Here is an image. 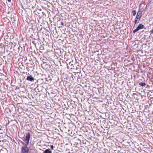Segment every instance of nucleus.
Here are the masks:
<instances>
[{
    "label": "nucleus",
    "mask_w": 153,
    "mask_h": 153,
    "mask_svg": "<svg viewBox=\"0 0 153 153\" xmlns=\"http://www.w3.org/2000/svg\"><path fill=\"white\" fill-rule=\"evenodd\" d=\"M142 16L140 15H138L137 14L136 17L135 19V20L134 21V25L138 23H139V22L140 21V20L141 18V17Z\"/></svg>",
    "instance_id": "obj_5"
},
{
    "label": "nucleus",
    "mask_w": 153,
    "mask_h": 153,
    "mask_svg": "<svg viewBox=\"0 0 153 153\" xmlns=\"http://www.w3.org/2000/svg\"><path fill=\"white\" fill-rule=\"evenodd\" d=\"M137 14L138 15H140L141 16H142V12L141 11L139 10L138 11Z\"/></svg>",
    "instance_id": "obj_16"
},
{
    "label": "nucleus",
    "mask_w": 153,
    "mask_h": 153,
    "mask_svg": "<svg viewBox=\"0 0 153 153\" xmlns=\"http://www.w3.org/2000/svg\"><path fill=\"white\" fill-rule=\"evenodd\" d=\"M43 153H51L52 152L50 149H47L45 150L43 152Z\"/></svg>",
    "instance_id": "obj_12"
},
{
    "label": "nucleus",
    "mask_w": 153,
    "mask_h": 153,
    "mask_svg": "<svg viewBox=\"0 0 153 153\" xmlns=\"http://www.w3.org/2000/svg\"><path fill=\"white\" fill-rule=\"evenodd\" d=\"M9 118V117H6L4 118V120L5 121L4 122V123H5L6 125L9 124L10 123Z\"/></svg>",
    "instance_id": "obj_10"
},
{
    "label": "nucleus",
    "mask_w": 153,
    "mask_h": 153,
    "mask_svg": "<svg viewBox=\"0 0 153 153\" xmlns=\"http://www.w3.org/2000/svg\"><path fill=\"white\" fill-rule=\"evenodd\" d=\"M11 79V83H10L11 84V86L13 87L12 88L13 89H16V87L15 85H14L16 83V80L13 78H12Z\"/></svg>",
    "instance_id": "obj_6"
},
{
    "label": "nucleus",
    "mask_w": 153,
    "mask_h": 153,
    "mask_svg": "<svg viewBox=\"0 0 153 153\" xmlns=\"http://www.w3.org/2000/svg\"><path fill=\"white\" fill-rule=\"evenodd\" d=\"M16 18H11V19L12 22V24L13 25H15V22L16 21Z\"/></svg>",
    "instance_id": "obj_13"
},
{
    "label": "nucleus",
    "mask_w": 153,
    "mask_h": 153,
    "mask_svg": "<svg viewBox=\"0 0 153 153\" xmlns=\"http://www.w3.org/2000/svg\"><path fill=\"white\" fill-rule=\"evenodd\" d=\"M144 27V26L143 25L140 24L133 31V33H135L139 30L143 28Z\"/></svg>",
    "instance_id": "obj_3"
},
{
    "label": "nucleus",
    "mask_w": 153,
    "mask_h": 153,
    "mask_svg": "<svg viewBox=\"0 0 153 153\" xmlns=\"http://www.w3.org/2000/svg\"><path fill=\"white\" fill-rule=\"evenodd\" d=\"M4 19L5 21H7V18H4Z\"/></svg>",
    "instance_id": "obj_20"
},
{
    "label": "nucleus",
    "mask_w": 153,
    "mask_h": 153,
    "mask_svg": "<svg viewBox=\"0 0 153 153\" xmlns=\"http://www.w3.org/2000/svg\"><path fill=\"white\" fill-rule=\"evenodd\" d=\"M11 0H10V1H11Z\"/></svg>",
    "instance_id": "obj_32"
},
{
    "label": "nucleus",
    "mask_w": 153,
    "mask_h": 153,
    "mask_svg": "<svg viewBox=\"0 0 153 153\" xmlns=\"http://www.w3.org/2000/svg\"><path fill=\"white\" fill-rule=\"evenodd\" d=\"M152 0H149V1H150V2H151Z\"/></svg>",
    "instance_id": "obj_26"
},
{
    "label": "nucleus",
    "mask_w": 153,
    "mask_h": 153,
    "mask_svg": "<svg viewBox=\"0 0 153 153\" xmlns=\"http://www.w3.org/2000/svg\"><path fill=\"white\" fill-rule=\"evenodd\" d=\"M13 55V53L11 52L10 51V56H12Z\"/></svg>",
    "instance_id": "obj_18"
},
{
    "label": "nucleus",
    "mask_w": 153,
    "mask_h": 153,
    "mask_svg": "<svg viewBox=\"0 0 153 153\" xmlns=\"http://www.w3.org/2000/svg\"><path fill=\"white\" fill-rule=\"evenodd\" d=\"M7 110H6H6H5V111H5V113H6V112H7V114H8V112L7 111Z\"/></svg>",
    "instance_id": "obj_23"
},
{
    "label": "nucleus",
    "mask_w": 153,
    "mask_h": 153,
    "mask_svg": "<svg viewBox=\"0 0 153 153\" xmlns=\"http://www.w3.org/2000/svg\"><path fill=\"white\" fill-rule=\"evenodd\" d=\"M16 14L15 13H13L11 14V17L10 18H16Z\"/></svg>",
    "instance_id": "obj_14"
},
{
    "label": "nucleus",
    "mask_w": 153,
    "mask_h": 153,
    "mask_svg": "<svg viewBox=\"0 0 153 153\" xmlns=\"http://www.w3.org/2000/svg\"><path fill=\"white\" fill-rule=\"evenodd\" d=\"M10 107L12 111L13 112V113H14L15 111V108L13 105L10 104ZM11 111L10 109V113L11 112Z\"/></svg>",
    "instance_id": "obj_9"
},
{
    "label": "nucleus",
    "mask_w": 153,
    "mask_h": 153,
    "mask_svg": "<svg viewBox=\"0 0 153 153\" xmlns=\"http://www.w3.org/2000/svg\"><path fill=\"white\" fill-rule=\"evenodd\" d=\"M7 1L9 2H10V0H7Z\"/></svg>",
    "instance_id": "obj_27"
},
{
    "label": "nucleus",
    "mask_w": 153,
    "mask_h": 153,
    "mask_svg": "<svg viewBox=\"0 0 153 153\" xmlns=\"http://www.w3.org/2000/svg\"><path fill=\"white\" fill-rule=\"evenodd\" d=\"M132 13H133V16H135L136 13V11L135 10H134L132 11Z\"/></svg>",
    "instance_id": "obj_17"
},
{
    "label": "nucleus",
    "mask_w": 153,
    "mask_h": 153,
    "mask_svg": "<svg viewBox=\"0 0 153 153\" xmlns=\"http://www.w3.org/2000/svg\"><path fill=\"white\" fill-rule=\"evenodd\" d=\"M80 67V66L79 65H77V68H79Z\"/></svg>",
    "instance_id": "obj_22"
},
{
    "label": "nucleus",
    "mask_w": 153,
    "mask_h": 153,
    "mask_svg": "<svg viewBox=\"0 0 153 153\" xmlns=\"http://www.w3.org/2000/svg\"><path fill=\"white\" fill-rule=\"evenodd\" d=\"M66 80H67V79H68V78L67 77V78H66Z\"/></svg>",
    "instance_id": "obj_29"
},
{
    "label": "nucleus",
    "mask_w": 153,
    "mask_h": 153,
    "mask_svg": "<svg viewBox=\"0 0 153 153\" xmlns=\"http://www.w3.org/2000/svg\"><path fill=\"white\" fill-rule=\"evenodd\" d=\"M139 84L142 87L145 86L146 85V83L143 82H140L139 83Z\"/></svg>",
    "instance_id": "obj_15"
},
{
    "label": "nucleus",
    "mask_w": 153,
    "mask_h": 153,
    "mask_svg": "<svg viewBox=\"0 0 153 153\" xmlns=\"http://www.w3.org/2000/svg\"><path fill=\"white\" fill-rule=\"evenodd\" d=\"M11 97H10V99H12V98Z\"/></svg>",
    "instance_id": "obj_30"
},
{
    "label": "nucleus",
    "mask_w": 153,
    "mask_h": 153,
    "mask_svg": "<svg viewBox=\"0 0 153 153\" xmlns=\"http://www.w3.org/2000/svg\"><path fill=\"white\" fill-rule=\"evenodd\" d=\"M7 4L8 6V7L9 6H8V3L7 2Z\"/></svg>",
    "instance_id": "obj_28"
},
{
    "label": "nucleus",
    "mask_w": 153,
    "mask_h": 153,
    "mask_svg": "<svg viewBox=\"0 0 153 153\" xmlns=\"http://www.w3.org/2000/svg\"><path fill=\"white\" fill-rule=\"evenodd\" d=\"M4 50H6L7 52L10 51V48L8 47V45H6L4 47Z\"/></svg>",
    "instance_id": "obj_11"
},
{
    "label": "nucleus",
    "mask_w": 153,
    "mask_h": 153,
    "mask_svg": "<svg viewBox=\"0 0 153 153\" xmlns=\"http://www.w3.org/2000/svg\"><path fill=\"white\" fill-rule=\"evenodd\" d=\"M3 146L4 147V148H6V149H7V148L9 149L10 145V143L9 141L5 140L4 141H3Z\"/></svg>",
    "instance_id": "obj_4"
},
{
    "label": "nucleus",
    "mask_w": 153,
    "mask_h": 153,
    "mask_svg": "<svg viewBox=\"0 0 153 153\" xmlns=\"http://www.w3.org/2000/svg\"><path fill=\"white\" fill-rule=\"evenodd\" d=\"M30 137V133L28 132L26 134L25 138L23 140V141L25 142L26 143V145L25 146H27V145H28Z\"/></svg>",
    "instance_id": "obj_1"
},
{
    "label": "nucleus",
    "mask_w": 153,
    "mask_h": 153,
    "mask_svg": "<svg viewBox=\"0 0 153 153\" xmlns=\"http://www.w3.org/2000/svg\"><path fill=\"white\" fill-rule=\"evenodd\" d=\"M15 121V120H11V121Z\"/></svg>",
    "instance_id": "obj_25"
},
{
    "label": "nucleus",
    "mask_w": 153,
    "mask_h": 153,
    "mask_svg": "<svg viewBox=\"0 0 153 153\" xmlns=\"http://www.w3.org/2000/svg\"><path fill=\"white\" fill-rule=\"evenodd\" d=\"M61 25H64V23L63 22H61Z\"/></svg>",
    "instance_id": "obj_21"
},
{
    "label": "nucleus",
    "mask_w": 153,
    "mask_h": 153,
    "mask_svg": "<svg viewBox=\"0 0 153 153\" xmlns=\"http://www.w3.org/2000/svg\"><path fill=\"white\" fill-rule=\"evenodd\" d=\"M51 148L52 149H53L54 148V146L52 145L51 146Z\"/></svg>",
    "instance_id": "obj_19"
},
{
    "label": "nucleus",
    "mask_w": 153,
    "mask_h": 153,
    "mask_svg": "<svg viewBox=\"0 0 153 153\" xmlns=\"http://www.w3.org/2000/svg\"><path fill=\"white\" fill-rule=\"evenodd\" d=\"M26 79L27 81L30 82H33L34 80V79L32 76L31 75H29L27 77Z\"/></svg>",
    "instance_id": "obj_8"
},
{
    "label": "nucleus",
    "mask_w": 153,
    "mask_h": 153,
    "mask_svg": "<svg viewBox=\"0 0 153 153\" xmlns=\"http://www.w3.org/2000/svg\"><path fill=\"white\" fill-rule=\"evenodd\" d=\"M29 148L27 146H22L21 149V153H28Z\"/></svg>",
    "instance_id": "obj_2"
},
{
    "label": "nucleus",
    "mask_w": 153,
    "mask_h": 153,
    "mask_svg": "<svg viewBox=\"0 0 153 153\" xmlns=\"http://www.w3.org/2000/svg\"><path fill=\"white\" fill-rule=\"evenodd\" d=\"M1 146H0V153H8V151L6 148L1 149Z\"/></svg>",
    "instance_id": "obj_7"
},
{
    "label": "nucleus",
    "mask_w": 153,
    "mask_h": 153,
    "mask_svg": "<svg viewBox=\"0 0 153 153\" xmlns=\"http://www.w3.org/2000/svg\"><path fill=\"white\" fill-rule=\"evenodd\" d=\"M10 139H11V140H12V138H10Z\"/></svg>",
    "instance_id": "obj_31"
},
{
    "label": "nucleus",
    "mask_w": 153,
    "mask_h": 153,
    "mask_svg": "<svg viewBox=\"0 0 153 153\" xmlns=\"http://www.w3.org/2000/svg\"><path fill=\"white\" fill-rule=\"evenodd\" d=\"M11 38L12 39H13V36H12V37H11V36H10V39H11Z\"/></svg>",
    "instance_id": "obj_24"
}]
</instances>
